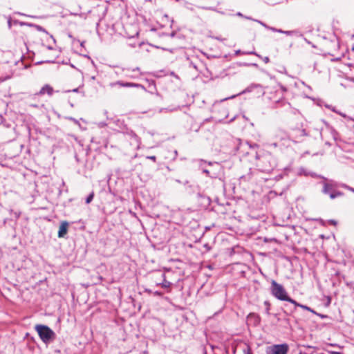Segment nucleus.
Wrapping results in <instances>:
<instances>
[{"mask_svg": "<svg viewBox=\"0 0 354 354\" xmlns=\"http://www.w3.org/2000/svg\"><path fill=\"white\" fill-rule=\"evenodd\" d=\"M245 18L248 19H251V18L248 17H245Z\"/></svg>", "mask_w": 354, "mask_h": 354, "instance_id": "obj_53", "label": "nucleus"}, {"mask_svg": "<svg viewBox=\"0 0 354 354\" xmlns=\"http://www.w3.org/2000/svg\"><path fill=\"white\" fill-rule=\"evenodd\" d=\"M299 174H304L305 176H307V175H308V174H306V171H304V169L303 168H301V169H300Z\"/></svg>", "mask_w": 354, "mask_h": 354, "instance_id": "obj_35", "label": "nucleus"}, {"mask_svg": "<svg viewBox=\"0 0 354 354\" xmlns=\"http://www.w3.org/2000/svg\"><path fill=\"white\" fill-rule=\"evenodd\" d=\"M53 88L48 84L44 85L38 93V95H42L47 93L48 95L51 96L53 93Z\"/></svg>", "mask_w": 354, "mask_h": 354, "instance_id": "obj_12", "label": "nucleus"}, {"mask_svg": "<svg viewBox=\"0 0 354 354\" xmlns=\"http://www.w3.org/2000/svg\"><path fill=\"white\" fill-rule=\"evenodd\" d=\"M281 88L282 89V91L283 92H286L287 91L286 88L285 86H282V85H281Z\"/></svg>", "mask_w": 354, "mask_h": 354, "instance_id": "obj_38", "label": "nucleus"}, {"mask_svg": "<svg viewBox=\"0 0 354 354\" xmlns=\"http://www.w3.org/2000/svg\"><path fill=\"white\" fill-rule=\"evenodd\" d=\"M35 330L37 332L40 339L45 344L50 343L55 338V332L46 325H36Z\"/></svg>", "mask_w": 354, "mask_h": 354, "instance_id": "obj_2", "label": "nucleus"}, {"mask_svg": "<svg viewBox=\"0 0 354 354\" xmlns=\"http://www.w3.org/2000/svg\"><path fill=\"white\" fill-rule=\"evenodd\" d=\"M288 350L287 344H275L267 348L266 354H287Z\"/></svg>", "mask_w": 354, "mask_h": 354, "instance_id": "obj_5", "label": "nucleus"}, {"mask_svg": "<svg viewBox=\"0 0 354 354\" xmlns=\"http://www.w3.org/2000/svg\"><path fill=\"white\" fill-rule=\"evenodd\" d=\"M153 295L155 296L162 297V292H161L160 291H155V292H153Z\"/></svg>", "mask_w": 354, "mask_h": 354, "instance_id": "obj_27", "label": "nucleus"}, {"mask_svg": "<svg viewBox=\"0 0 354 354\" xmlns=\"http://www.w3.org/2000/svg\"><path fill=\"white\" fill-rule=\"evenodd\" d=\"M262 59L266 64H268L270 62V58L268 57H264Z\"/></svg>", "mask_w": 354, "mask_h": 354, "instance_id": "obj_29", "label": "nucleus"}, {"mask_svg": "<svg viewBox=\"0 0 354 354\" xmlns=\"http://www.w3.org/2000/svg\"><path fill=\"white\" fill-rule=\"evenodd\" d=\"M253 91L256 92V95L257 96L263 95L265 93L263 87L261 84H252L250 86H248L245 89H244L242 92L239 93L237 95H241V94L247 93H251Z\"/></svg>", "mask_w": 354, "mask_h": 354, "instance_id": "obj_7", "label": "nucleus"}, {"mask_svg": "<svg viewBox=\"0 0 354 354\" xmlns=\"http://www.w3.org/2000/svg\"><path fill=\"white\" fill-rule=\"evenodd\" d=\"M44 62H46V63H54L55 62L54 61H45Z\"/></svg>", "mask_w": 354, "mask_h": 354, "instance_id": "obj_46", "label": "nucleus"}, {"mask_svg": "<svg viewBox=\"0 0 354 354\" xmlns=\"http://www.w3.org/2000/svg\"><path fill=\"white\" fill-rule=\"evenodd\" d=\"M272 145H273L274 147H277V142H274L272 144Z\"/></svg>", "mask_w": 354, "mask_h": 354, "instance_id": "obj_45", "label": "nucleus"}, {"mask_svg": "<svg viewBox=\"0 0 354 354\" xmlns=\"http://www.w3.org/2000/svg\"><path fill=\"white\" fill-rule=\"evenodd\" d=\"M81 46H84V42H82L81 43Z\"/></svg>", "mask_w": 354, "mask_h": 354, "instance_id": "obj_54", "label": "nucleus"}, {"mask_svg": "<svg viewBox=\"0 0 354 354\" xmlns=\"http://www.w3.org/2000/svg\"><path fill=\"white\" fill-rule=\"evenodd\" d=\"M68 223L67 221H62L59 228L58 237H64L68 232Z\"/></svg>", "mask_w": 354, "mask_h": 354, "instance_id": "obj_11", "label": "nucleus"}, {"mask_svg": "<svg viewBox=\"0 0 354 354\" xmlns=\"http://www.w3.org/2000/svg\"><path fill=\"white\" fill-rule=\"evenodd\" d=\"M175 1H177V2L180 1V0H175Z\"/></svg>", "mask_w": 354, "mask_h": 354, "instance_id": "obj_55", "label": "nucleus"}, {"mask_svg": "<svg viewBox=\"0 0 354 354\" xmlns=\"http://www.w3.org/2000/svg\"><path fill=\"white\" fill-rule=\"evenodd\" d=\"M236 96V95H232V96H231V97H227V98H225V100L232 99V98L235 97Z\"/></svg>", "mask_w": 354, "mask_h": 354, "instance_id": "obj_44", "label": "nucleus"}, {"mask_svg": "<svg viewBox=\"0 0 354 354\" xmlns=\"http://www.w3.org/2000/svg\"><path fill=\"white\" fill-rule=\"evenodd\" d=\"M307 136L306 130L302 129H295L292 130V132L289 134V139L292 140L295 142H299V139L301 137Z\"/></svg>", "mask_w": 354, "mask_h": 354, "instance_id": "obj_8", "label": "nucleus"}, {"mask_svg": "<svg viewBox=\"0 0 354 354\" xmlns=\"http://www.w3.org/2000/svg\"><path fill=\"white\" fill-rule=\"evenodd\" d=\"M265 28H266V29H268V30H269V28H270V26H268V25H266V26H265Z\"/></svg>", "mask_w": 354, "mask_h": 354, "instance_id": "obj_49", "label": "nucleus"}, {"mask_svg": "<svg viewBox=\"0 0 354 354\" xmlns=\"http://www.w3.org/2000/svg\"><path fill=\"white\" fill-rule=\"evenodd\" d=\"M249 147L251 149H255V148L259 147V145L256 143H254V144H249Z\"/></svg>", "mask_w": 354, "mask_h": 354, "instance_id": "obj_28", "label": "nucleus"}, {"mask_svg": "<svg viewBox=\"0 0 354 354\" xmlns=\"http://www.w3.org/2000/svg\"><path fill=\"white\" fill-rule=\"evenodd\" d=\"M145 292H147L149 294H153V291L150 289H145Z\"/></svg>", "mask_w": 354, "mask_h": 354, "instance_id": "obj_37", "label": "nucleus"}, {"mask_svg": "<svg viewBox=\"0 0 354 354\" xmlns=\"http://www.w3.org/2000/svg\"><path fill=\"white\" fill-rule=\"evenodd\" d=\"M140 71V68H138V67H136V68H133V69L132 70V71H133V72H135V71Z\"/></svg>", "mask_w": 354, "mask_h": 354, "instance_id": "obj_40", "label": "nucleus"}, {"mask_svg": "<svg viewBox=\"0 0 354 354\" xmlns=\"http://www.w3.org/2000/svg\"><path fill=\"white\" fill-rule=\"evenodd\" d=\"M255 158L256 167L261 172L270 173L277 166L276 160L270 152L257 153Z\"/></svg>", "mask_w": 354, "mask_h": 354, "instance_id": "obj_1", "label": "nucleus"}, {"mask_svg": "<svg viewBox=\"0 0 354 354\" xmlns=\"http://www.w3.org/2000/svg\"><path fill=\"white\" fill-rule=\"evenodd\" d=\"M248 321L254 326H258L261 322V317L258 314L251 313L248 315Z\"/></svg>", "mask_w": 354, "mask_h": 354, "instance_id": "obj_10", "label": "nucleus"}, {"mask_svg": "<svg viewBox=\"0 0 354 354\" xmlns=\"http://www.w3.org/2000/svg\"><path fill=\"white\" fill-rule=\"evenodd\" d=\"M94 197V193L91 192L88 194V196L86 198V203L89 204L93 199Z\"/></svg>", "mask_w": 354, "mask_h": 354, "instance_id": "obj_21", "label": "nucleus"}, {"mask_svg": "<svg viewBox=\"0 0 354 354\" xmlns=\"http://www.w3.org/2000/svg\"><path fill=\"white\" fill-rule=\"evenodd\" d=\"M331 354H342V353L340 352L333 351V352H331Z\"/></svg>", "mask_w": 354, "mask_h": 354, "instance_id": "obj_42", "label": "nucleus"}, {"mask_svg": "<svg viewBox=\"0 0 354 354\" xmlns=\"http://www.w3.org/2000/svg\"><path fill=\"white\" fill-rule=\"evenodd\" d=\"M68 120H71V121H73V122H74L75 123H76V124H77V123H78V121H77L76 119H75V118H72V117L68 118Z\"/></svg>", "mask_w": 354, "mask_h": 354, "instance_id": "obj_33", "label": "nucleus"}, {"mask_svg": "<svg viewBox=\"0 0 354 354\" xmlns=\"http://www.w3.org/2000/svg\"><path fill=\"white\" fill-rule=\"evenodd\" d=\"M237 15H238V16H243V15H242V14H241V12H238V13H237Z\"/></svg>", "mask_w": 354, "mask_h": 354, "instance_id": "obj_50", "label": "nucleus"}, {"mask_svg": "<svg viewBox=\"0 0 354 354\" xmlns=\"http://www.w3.org/2000/svg\"><path fill=\"white\" fill-rule=\"evenodd\" d=\"M339 187V183H324L322 192L324 194H328L331 199H335L337 197L344 196V193L337 191L335 189Z\"/></svg>", "mask_w": 354, "mask_h": 354, "instance_id": "obj_3", "label": "nucleus"}, {"mask_svg": "<svg viewBox=\"0 0 354 354\" xmlns=\"http://www.w3.org/2000/svg\"><path fill=\"white\" fill-rule=\"evenodd\" d=\"M325 144H326V145H329V146H330V145H331V144H330L329 142H325Z\"/></svg>", "mask_w": 354, "mask_h": 354, "instance_id": "obj_48", "label": "nucleus"}, {"mask_svg": "<svg viewBox=\"0 0 354 354\" xmlns=\"http://www.w3.org/2000/svg\"><path fill=\"white\" fill-rule=\"evenodd\" d=\"M264 305L266 306V310H265V313H266L268 315H270V305L269 301H264Z\"/></svg>", "mask_w": 354, "mask_h": 354, "instance_id": "obj_22", "label": "nucleus"}, {"mask_svg": "<svg viewBox=\"0 0 354 354\" xmlns=\"http://www.w3.org/2000/svg\"><path fill=\"white\" fill-rule=\"evenodd\" d=\"M147 158L150 159V160H152L153 161H156V157L154 156H148Z\"/></svg>", "mask_w": 354, "mask_h": 354, "instance_id": "obj_34", "label": "nucleus"}, {"mask_svg": "<svg viewBox=\"0 0 354 354\" xmlns=\"http://www.w3.org/2000/svg\"><path fill=\"white\" fill-rule=\"evenodd\" d=\"M20 26H28L30 27H35L38 31L44 32H46V34H48V32L46 30V29L39 25L29 24V23H26V22H21V23H20Z\"/></svg>", "mask_w": 354, "mask_h": 354, "instance_id": "obj_13", "label": "nucleus"}, {"mask_svg": "<svg viewBox=\"0 0 354 354\" xmlns=\"http://www.w3.org/2000/svg\"><path fill=\"white\" fill-rule=\"evenodd\" d=\"M115 85H120L123 87H135V88H141L142 89H145V86L142 84L132 82H124L122 81H117L115 82H112L110 84L111 87L115 86Z\"/></svg>", "mask_w": 354, "mask_h": 354, "instance_id": "obj_9", "label": "nucleus"}, {"mask_svg": "<svg viewBox=\"0 0 354 354\" xmlns=\"http://www.w3.org/2000/svg\"><path fill=\"white\" fill-rule=\"evenodd\" d=\"M78 90H79V88H74V89H73V90H72V91H73V92H75V93H77V92H78Z\"/></svg>", "mask_w": 354, "mask_h": 354, "instance_id": "obj_43", "label": "nucleus"}, {"mask_svg": "<svg viewBox=\"0 0 354 354\" xmlns=\"http://www.w3.org/2000/svg\"><path fill=\"white\" fill-rule=\"evenodd\" d=\"M339 187H342V188H344L346 189H348L352 192L354 193V188L348 186V185L345 184V183H339Z\"/></svg>", "mask_w": 354, "mask_h": 354, "instance_id": "obj_20", "label": "nucleus"}, {"mask_svg": "<svg viewBox=\"0 0 354 354\" xmlns=\"http://www.w3.org/2000/svg\"><path fill=\"white\" fill-rule=\"evenodd\" d=\"M47 48H48V49H49V50H52V49H53V47H51V46H47Z\"/></svg>", "mask_w": 354, "mask_h": 354, "instance_id": "obj_47", "label": "nucleus"}, {"mask_svg": "<svg viewBox=\"0 0 354 354\" xmlns=\"http://www.w3.org/2000/svg\"><path fill=\"white\" fill-rule=\"evenodd\" d=\"M332 111H333V112H335V113H337L339 114L340 115H342V116H343V117L346 118V115H345V114H343V113H340V112L337 111L334 108L332 109Z\"/></svg>", "mask_w": 354, "mask_h": 354, "instance_id": "obj_30", "label": "nucleus"}, {"mask_svg": "<svg viewBox=\"0 0 354 354\" xmlns=\"http://www.w3.org/2000/svg\"><path fill=\"white\" fill-rule=\"evenodd\" d=\"M286 301H288L292 304L295 305V308L298 306V307H300V306L301 305V304H299L297 303L295 300H294L293 299L290 298L289 296L287 297V299H286Z\"/></svg>", "mask_w": 354, "mask_h": 354, "instance_id": "obj_19", "label": "nucleus"}, {"mask_svg": "<svg viewBox=\"0 0 354 354\" xmlns=\"http://www.w3.org/2000/svg\"><path fill=\"white\" fill-rule=\"evenodd\" d=\"M269 30H272L273 32H278V31H279V29H277L276 28H274V27L269 28Z\"/></svg>", "mask_w": 354, "mask_h": 354, "instance_id": "obj_32", "label": "nucleus"}, {"mask_svg": "<svg viewBox=\"0 0 354 354\" xmlns=\"http://www.w3.org/2000/svg\"><path fill=\"white\" fill-rule=\"evenodd\" d=\"M330 133H331V134H332V136H333V139H334L335 140H336L337 139V132H336V131H335L334 129H333V128H330Z\"/></svg>", "mask_w": 354, "mask_h": 354, "instance_id": "obj_24", "label": "nucleus"}, {"mask_svg": "<svg viewBox=\"0 0 354 354\" xmlns=\"http://www.w3.org/2000/svg\"><path fill=\"white\" fill-rule=\"evenodd\" d=\"M278 32L286 34V35H292L293 32L292 31H285V30H283L281 29H279Z\"/></svg>", "mask_w": 354, "mask_h": 354, "instance_id": "obj_26", "label": "nucleus"}, {"mask_svg": "<svg viewBox=\"0 0 354 354\" xmlns=\"http://www.w3.org/2000/svg\"><path fill=\"white\" fill-rule=\"evenodd\" d=\"M129 135L130 136V137L131 138H133L135 140V142L137 144L140 143V138H138V136L133 131H131V132H129Z\"/></svg>", "mask_w": 354, "mask_h": 354, "instance_id": "obj_18", "label": "nucleus"}, {"mask_svg": "<svg viewBox=\"0 0 354 354\" xmlns=\"http://www.w3.org/2000/svg\"><path fill=\"white\" fill-rule=\"evenodd\" d=\"M270 291L274 297L281 301H286L288 297L283 286L274 280H272L271 282Z\"/></svg>", "mask_w": 354, "mask_h": 354, "instance_id": "obj_4", "label": "nucleus"}, {"mask_svg": "<svg viewBox=\"0 0 354 354\" xmlns=\"http://www.w3.org/2000/svg\"><path fill=\"white\" fill-rule=\"evenodd\" d=\"M161 277L163 278V280L160 283H157V286H160L163 288H169L171 285V283L165 279V274L162 273Z\"/></svg>", "mask_w": 354, "mask_h": 354, "instance_id": "obj_15", "label": "nucleus"}, {"mask_svg": "<svg viewBox=\"0 0 354 354\" xmlns=\"http://www.w3.org/2000/svg\"><path fill=\"white\" fill-rule=\"evenodd\" d=\"M91 142H95V143H97V142L95 140V138H92L91 140Z\"/></svg>", "mask_w": 354, "mask_h": 354, "instance_id": "obj_39", "label": "nucleus"}, {"mask_svg": "<svg viewBox=\"0 0 354 354\" xmlns=\"http://www.w3.org/2000/svg\"><path fill=\"white\" fill-rule=\"evenodd\" d=\"M300 308H303V309H304V310H308V311H310V312H311V313H314V314H317V313H316V312H315L314 310H313L312 308H310V307H308V306H305V305L301 304V305L300 306Z\"/></svg>", "mask_w": 354, "mask_h": 354, "instance_id": "obj_23", "label": "nucleus"}, {"mask_svg": "<svg viewBox=\"0 0 354 354\" xmlns=\"http://www.w3.org/2000/svg\"><path fill=\"white\" fill-rule=\"evenodd\" d=\"M280 106H284L286 109H291L290 104L283 100L276 101L274 103V108H279Z\"/></svg>", "mask_w": 354, "mask_h": 354, "instance_id": "obj_16", "label": "nucleus"}, {"mask_svg": "<svg viewBox=\"0 0 354 354\" xmlns=\"http://www.w3.org/2000/svg\"><path fill=\"white\" fill-rule=\"evenodd\" d=\"M330 223L333 224V225H336V223H337V222L335 221H334V220H330Z\"/></svg>", "mask_w": 354, "mask_h": 354, "instance_id": "obj_41", "label": "nucleus"}, {"mask_svg": "<svg viewBox=\"0 0 354 354\" xmlns=\"http://www.w3.org/2000/svg\"><path fill=\"white\" fill-rule=\"evenodd\" d=\"M20 23H21V22L19 21L17 19L12 20L10 17H8V26L9 29L11 28L12 25H17V24L20 25Z\"/></svg>", "mask_w": 354, "mask_h": 354, "instance_id": "obj_17", "label": "nucleus"}, {"mask_svg": "<svg viewBox=\"0 0 354 354\" xmlns=\"http://www.w3.org/2000/svg\"><path fill=\"white\" fill-rule=\"evenodd\" d=\"M198 166H199V168L202 170V172L203 174H205L207 175V176H209L212 178H216L217 175L216 173H212L207 168V165L208 166H213L214 165H216V166L219 167V165L217 163V162H207L206 161L203 160H198Z\"/></svg>", "mask_w": 354, "mask_h": 354, "instance_id": "obj_6", "label": "nucleus"}, {"mask_svg": "<svg viewBox=\"0 0 354 354\" xmlns=\"http://www.w3.org/2000/svg\"><path fill=\"white\" fill-rule=\"evenodd\" d=\"M274 137L280 140H286V138L289 139V135H287L286 132L283 131L281 129H279L277 131V133L274 135Z\"/></svg>", "mask_w": 354, "mask_h": 354, "instance_id": "obj_14", "label": "nucleus"}, {"mask_svg": "<svg viewBox=\"0 0 354 354\" xmlns=\"http://www.w3.org/2000/svg\"><path fill=\"white\" fill-rule=\"evenodd\" d=\"M254 21L258 22L259 24H260L263 27H265L266 26V24L265 23H263V21H259V20H256V19H254Z\"/></svg>", "mask_w": 354, "mask_h": 354, "instance_id": "obj_31", "label": "nucleus"}, {"mask_svg": "<svg viewBox=\"0 0 354 354\" xmlns=\"http://www.w3.org/2000/svg\"><path fill=\"white\" fill-rule=\"evenodd\" d=\"M247 354H252L251 353L248 352Z\"/></svg>", "mask_w": 354, "mask_h": 354, "instance_id": "obj_56", "label": "nucleus"}, {"mask_svg": "<svg viewBox=\"0 0 354 354\" xmlns=\"http://www.w3.org/2000/svg\"><path fill=\"white\" fill-rule=\"evenodd\" d=\"M243 55H254L259 58H262V57L260 55H259L258 53H257L255 51H248V52L243 53Z\"/></svg>", "mask_w": 354, "mask_h": 354, "instance_id": "obj_25", "label": "nucleus"}, {"mask_svg": "<svg viewBox=\"0 0 354 354\" xmlns=\"http://www.w3.org/2000/svg\"><path fill=\"white\" fill-rule=\"evenodd\" d=\"M243 52H242L241 50H237L235 51V55H241V54H243Z\"/></svg>", "mask_w": 354, "mask_h": 354, "instance_id": "obj_36", "label": "nucleus"}, {"mask_svg": "<svg viewBox=\"0 0 354 354\" xmlns=\"http://www.w3.org/2000/svg\"><path fill=\"white\" fill-rule=\"evenodd\" d=\"M252 66H257V64H252Z\"/></svg>", "mask_w": 354, "mask_h": 354, "instance_id": "obj_52", "label": "nucleus"}, {"mask_svg": "<svg viewBox=\"0 0 354 354\" xmlns=\"http://www.w3.org/2000/svg\"><path fill=\"white\" fill-rule=\"evenodd\" d=\"M50 37L53 39V41L55 42V38L51 35Z\"/></svg>", "mask_w": 354, "mask_h": 354, "instance_id": "obj_51", "label": "nucleus"}]
</instances>
